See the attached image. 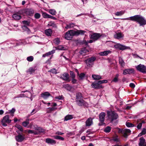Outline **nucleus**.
<instances>
[{
    "label": "nucleus",
    "mask_w": 146,
    "mask_h": 146,
    "mask_svg": "<svg viewBox=\"0 0 146 146\" xmlns=\"http://www.w3.org/2000/svg\"><path fill=\"white\" fill-rule=\"evenodd\" d=\"M24 11L25 13L28 15H30L33 13V10L31 9H26Z\"/></svg>",
    "instance_id": "20"
},
{
    "label": "nucleus",
    "mask_w": 146,
    "mask_h": 146,
    "mask_svg": "<svg viewBox=\"0 0 146 146\" xmlns=\"http://www.w3.org/2000/svg\"><path fill=\"white\" fill-rule=\"evenodd\" d=\"M101 36V35L99 33H94L90 36V38L95 41L97 40Z\"/></svg>",
    "instance_id": "10"
},
{
    "label": "nucleus",
    "mask_w": 146,
    "mask_h": 146,
    "mask_svg": "<svg viewBox=\"0 0 146 146\" xmlns=\"http://www.w3.org/2000/svg\"><path fill=\"white\" fill-rule=\"evenodd\" d=\"M76 43L77 44H85V43H86V40H76Z\"/></svg>",
    "instance_id": "29"
},
{
    "label": "nucleus",
    "mask_w": 146,
    "mask_h": 146,
    "mask_svg": "<svg viewBox=\"0 0 146 146\" xmlns=\"http://www.w3.org/2000/svg\"><path fill=\"white\" fill-rule=\"evenodd\" d=\"M142 126V123H140L137 126V128L138 129H141Z\"/></svg>",
    "instance_id": "59"
},
{
    "label": "nucleus",
    "mask_w": 146,
    "mask_h": 146,
    "mask_svg": "<svg viewBox=\"0 0 146 146\" xmlns=\"http://www.w3.org/2000/svg\"><path fill=\"white\" fill-rule=\"evenodd\" d=\"M49 18H50L51 19H53L54 20H56L57 19L56 17L51 15H50Z\"/></svg>",
    "instance_id": "63"
},
{
    "label": "nucleus",
    "mask_w": 146,
    "mask_h": 146,
    "mask_svg": "<svg viewBox=\"0 0 146 146\" xmlns=\"http://www.w3.org/2000/svg\"><path fill=\"white\" fill-rule=\"evenodd\" d=\"M45 141L46 143L48 144L51 145L55 144L56 143V141L55 140L49 138L46 139Z\"/></svg>",
    "instance_id": "18"
},
{
    "label": "nucleus",
    "mask_w": 146,
    "mask_h": 146,
    "mask_svg": "<svg viewBox=\"0 0 146 146\" xmlns=\"http://www.w3.org/2000/svg\"><path fill=\"white\" fill-rule=\"evenodd\" d=\"M85 74L83 73H82L78 75L81 79H83L85 77Z\"/></svg>",
    "instance_id": "49"
},
{
    "label": "nucleus",
    "mask_w": 146,
    "mask_h": 146,
    "mask_svg": "<svg viewBox=\"0 0 146 146\" xmlns=\"http://www.w3.org/2000/svg\"><path fill=\"white\" fill-rule=\"evenodd\" d=\"M112 140L115 142H118L119 141V139L117 135L114 137L112 139Z\"/></svg>",
    "instance_id": "38"
},
{
    "label": "nucleus",
    "mask_w": 146,
    "mask_h": 146,
    "mask_svg": "<svg viewBox=\"0 0 146 146\" xmlns=\"http://www.w3.org/2000/svg\"><path fill=\"white\" fill-rule=\"evenodd\" d=\"M56 108L54 107L48 108H47V112L50 113L52 111L54 110Z\"/></svg>",
    "instance_id": "43"
},
{
    "label": "nucleus",
    "mask_w": 146,
    "mask_h": 146,
    "mask_svg": "<svg viewBox=\"0 0 146 146\" xmlns=\"http://www.w3.org/2000/svg\"><path fill=\"white\" fill-rule=\"evenodd\" d=\"M86 31L82 30H70L67 32L65 34V38L68 40H70L73 36H78L79 35H84Z\"/></svg>",
    "instance_id": "2"
},
{
    "label": "nucleus",
    "mask_w": 146,
    "mask_h": 146,
    "mask_svg": "<svg viewBox=\"0 0 146 146\" xmlns=\"http://www.w3.org/2000/svg\"><path fill=\"white\" fill-rule=\"evenodd\" d=\"M15 109L13 108L11 110L9 111V113L11 114L12 116L13 115V113L15 111Z\"/></svg>",
    "instance_id": "52"
},
{
    "label": "nucleus",
    "mask_w": 146,
    "mask_h": 146,
    "mask_svg": "<svg viewBox=\"0 0 146 146\" xmlns=\"http://www.w3.org/2000/svg\"><path fill=\"white\" fill-rule=\"evenodd\" d=\"M64 97L62 95L61 96H57L55 97V99H57L60 100H62L63 98Z\"/></svg>",
    "instance_id": "57"
},
{
    "label": "nucleus",
    "mask_w": 146,
    "mask_h": 146,
    "mask_svg": "<svg viewBox=\"0 0 146 146\" xmlns=\"http://www.w3.org/2000/svg\"><path fill=\"white\" fill-rule=\"evenodd\" d=\"M22 22L24 24L27 25H29L30 24V23L29 22L27 21H23Z\"/></svg>",
    "instance_id": "54"
},
{
    "label": "nucleus",
    "mask_w": 146,
    "mask_h": 146,
    "mask_svg": "<svg viewBox=\"0 0 146 146\" xmlns=\"http://www.w3.org/2000/svg\"><path fill=\"white\" fill-rule=\"evenodd\" d=\"M108 81L107 80H103L98 81V83L100 84V85L103 83H106Z\"/></svg>",
    "instance_id": "53"
},
{
    "label": "nucleus",
    "mask_w": 146,
    "mask_h": 146,
    "mask_svg": "<svg viewBox=\"0 0 146 146\" xmlns=\"http://www.w3.org/2000/svg\"><path fill=\"white\" fill-rule=\"evenodd\" d=\"M11 121V120L9 119V115H6L4 117L1 121L2 125L4 127L7 126V124L10 123Z\"/></svg>",
    "instance_id": "5"
},
{
    "label": "nucleus",
    "mask_w": 146,
    "mask_h": 146,
    "mask_svg": "<svg viewBox=\"0 0 146 146\" xmlns=\"http://www.w3.org/2000/svg\"><path fill=\"white\" fill-rule=\"evenodd\" d=\"M54 43L56 44H58L60 42V39L58 38H55L53 40Z\"/></svg>",
    "instance_id": "41"
},
{
    "label": "nucleus",
    "mask_w": 146,
    "mask_h": 146,
    "mask_svg": "<svg viewBox=\"0 0 146 146\" xmlns=\"http://www.w3.org/2000/svg\"><path fill=\"white\" fill-rule=\"evenodd\" d=\"M114 46L115 48L122 51L130 49L129 46H126L119 43H116Z\"/></svg>",
    "instance_id": "4"
},
{
    "label": "nucleus",
    "mask_w": 146,
    "mask_h": 146,
    "mask_svg": "<svg viewBox=\"0 0 146 146\" xmlns=\"http://www.w3.org/2000/svg\"><path fill=\"white\" fill-rule=\"evenodd\" d=\"M111 129V127L108 126L105 128L104 131L106 133H109Z\"/></svg>",
    "instance_id": "32"
},
{
    "label": "nucleus",
    "mask_w": 146,
    "mask_h": 146,
    "mask_svg": "<svg viewBox=\"0 0 146 146\" xmlns=\"http://www.w3.org/2000/svg\"><path fill=\"white\" fill-rule=\"evenodd\" d=\"M50 72H52V73H54V74H57V70L55 68H53L51 69L50 71Z\"/></svg>",
    "instance_id": "56"
},
{
    "label": "nucleus",
    "mask_w": 146,
    "mask_h": 146,
    "mask_svg": "<svg viewBox=\"0 0 146 146\" xmlns=\"http://www.w3.org/2000/svg\"><path fill=\"white\" fill-rule=\"evenodd\" d=\"M29 123V119H27L26 121H25L23 122L22 125L25 127H26Z\"/></svg>",
    "instance_id": "36"
},
{
    "label": "nucleus",
    "mask_w": 146,
    "mask_h": 146,
    "mask_svg": "<svg viewBox=\"0 0 146 146\" xmlns=\"http://www.w3.org/2000/svg\"><path fill=\"white\" fill-rule=\"evenodd\" d=\"M96 60V58L92 56L85 60L86 64L88 66H92L94 64V61Z\"/></svg>",
    "instance_id": "8"
},
{
    "label": "nucleus",
    "mask_w": 146,
    "mask_h": 146,
    "mask_svg": "<svg viewBox=\"0 0 146 146\" xmlns=\"http://www.w3.org/2000/svg\"><path fill=\"white\" fill-rule=\"evenodd\" d=\"M35 129L38 131L39 133H43L44 132V130L40 127L36 128Z\"/></svg>",
    "instance_id": "37"
},
{
    "label": "nucleus",
    "mask_w": 146,
    "mask_h": 146,
    "mask_svg": "<svg viewBox=\"0 0 146 146\" xmlns=\"http://www.w3.org/2000/svg\"><path fill=\"white\" fill-rule=\"evenodd\" d=\"M135 67L138 71L143 73H146V66L144 65L140 64Z\"/></svg>",
    "instance_id": "7"
},
{
    "label": "nucleus",
    "mask_w": 146,
    "mask_h": 146,
    "mask_svg": "<svg viewBox=\"0 0 146 146\" xmlns=\"http://www.w3.org/2000/svg\"><path fill=\"white\" fill-rule=\"evenodd\" d=\"M134 72V70L133 69H125L123 70V74L124 75H126L133 73Z\"/></svg>",
    "instance_id": "16"
},
{
    "label": "nucleus",
    "mask_w": 146,
    "mask_h": 146,
    "mask_svg": "<svg viewBox=\"0 0 146 146\" xmlns=\"http://www.w3.org/2000/svg\"><path fill=\"white\" fill-rule=\"evenodd\" d=\"M76 103L77 104L80 106H83L84 107H88V103L84 101L83 98L79 100H77Z\"/></svg>",
    "instance_id": "9"
},
{
    "label": "nucleus",
    "mask_w": 146,
    "mask_h": 146,
    "mask_svg": "<svg viewBox=\"0 0 146 146\" xmlns=\"http://www.w3.org/2000/svg\"><path fill=\"white\" fill-rule=\"evenodd\" d=\"M141 132L144 135L146 134V129L145 128H143Z\"/></svg>",
    "instance_id": "60"
},
{
    "label": "nucleus",
    "mask_w": 146,
    "mask_h": 146,
    "mask_svg": "<svg viewBox=\"0 0 146 146\" xmlns=\"http://www.w3.org/2000/svg\"><path fill=\"white\" fill-rule=\"evenodd\" d=\"M129 86L132 88H134L135 87V85L133 83H131L129 84Z\"/></svg>",
    "instance_id": "62"
},
{
    "label": "nucleus",
    "mask_w": 146,
    "mask_h": 146,
    "mask_svg": "<svg viewBox=\"0 0 146 146\" xmlns=\"http://www.w3.org/2000/svg\"><path fill=\"white\" fill-rule=\"evenodd\" d=\"M63 87L66 89L67 90L69 91H70L72 88V86H70L68 84H67L63 86Z\"/></svg>",
    "instance_id": "31"
},
{
    "label": "nucleus",
    "mask_w": 146,
    "mask_h": 146,
    "mask_svg": "<svg viewBox=\"0 0 146 146\" xmlns=\"http://www.w3.org/2000/svg\"><path fill=\"white\" fill-rule=\"evenodd\" d=\"M111 53V51H104L102 52L99 53V54L101 56H106L108 55L109 54Z\"/></svg>",
    "instance_id": "23"
},
{
    "label": "nucleus",
    "mask_w": 146,
    "mask_h": 146,
    "mask_svg": "<svg viewBox=\"0 0 146 146\" xmlns=\"http://www.w3.org/2000/svg\"><path fill=\"white\" fill-rule=\"evenodd\" d=\"M54 52H55V50H51L50 51H49V52L46 53V54L47 56H48L52 54H53Z\"/></svg>",
    "instance_id": "50"
},
{
    "label": "nucleus",
    "mask_w": 146,
    "mask_h": 146,
    "mask_svg": "<svg viewBox=\"0 0 146 146\" xmlns=\"http://www.w3.org/2000/svg\"><path fill=\"white\" fill-rule=\"evenodd\" d=\"M60 78L65 81L70 82L69 75L67 73H64L60 77Z\"/></svg>",
    "instance_id": "12"
},
{
    "label": "nucleus",
    "mask_w": 146,
    "mask_h": 146,
    "mask_svg": "<svg viewBox=\"0 0 146 146\" xmlns=\"http://www.w3.org/2000/svg\"><path fill=\"white\" fill-rule=\"evenodd\" d=\"M88 52V51L85 48H83L81 49V50L79 52L80 54L84 55L85 54H85Z\"/></svg>",
    "instance_id": "27"
},
{
    "label": "nucleus",
    "mask_w": 146,
    "mask_h": 146,
    "mask_svg": "<svg viewBox=\"0 0 146 146\" xmlns=\"http://www.w3.org/2000/svg\"><path fill=\"white\" fill-rule=\"evenodd\" d=\"M93 40H88L87 41H86V42L87 43H85V45L86 46L88 45V43H92L93 42Z\"/></svg>",
    "instance_id": "58"
},
{
    "label": "nucleus",
    "mask_w": 146,
    "mask_h": 146,
    "mask_svg": "<svg viewBox=\"0 0 146 146\" xmlns=\"http://www.w3.org/2000/svg\"><path fill=\"white\" fill-rule=\"evenodd\" d=\"M107 113L108 119L111 122L118 118L119 116L118 114L114 111H107Z\"/></svg>",
    "instance_id": "3"
},
{
    "label": "nucleus",
    "mask_w": 146,
    "mask_h": 146,
    "mask_svg": "<svg viewBox=\"0 0 146 146\" xmlns=\"http://www.w3.org/2000/svg\"><path fill=\"white\" fill-rule=\"evenodd\" d=\"M70 74L71 77L72 78H75V75L74 73L72 71H70Z\"/></svg>",
    "instance_id": "55"
},
{
    "label": "nucleus",
    "mask_w": 146,
    "mask_h": 146,
    "mask_svg": "<svg viewBox=\"0 0 146 146\" xmlns=\"http://www.w3.org/2000/svg\"><path fill=\"white\" fill-rule=\"evenodd\" d=\"M73 118V115H68L64 117V121H67L68 120L72 119Z\"/></svg>",
    "instance_id": "26"
},
{
    "label": "nucleus",
    "mask_w": 146,
    "mask_h": 146,
    "mask_svg": "<svg viewBox=\"0 0 146 146\" xmlns=\"http://www.w3.org/2000/svg\"><path fill=\"white\" fill-rule=\"evenodd\" d=\"M105 115L106 113L104 112H102L99 115V120L100 123H99V125L102 126L105 124L104 121Z\"/></svg>",
    "instance_id": "6"
},
{
    "label": "nucleus",
    "mask_w": 146,
    "mask_h": 146,
    "mask_svg": "<svg viewBox=\"0 0 146 146\" xmlns=\"http://www.w3.org/2000/svg\"><path fill=\"white\" fill-rule=\"evenodd\" d=\"M56 134H57L58 135H61L64 134V133H63L61 132H60L58 131L56 133Z\"/></svg>",
    "instance_id": "64"
},
{
    "label": "nucleus",
    "mask_w": 146,
    "mask_h": 146,
    "mask_svg": "<svg viewBox=\"0 0 146 146\" xmlns=\"http://www.w3.org/2000/svg\"><path fill=\"white\" fill-rule=\"evenodd\" d=\"M74 26V25L73 23H70L67 24L65 28L66 29H71Z\"/></svg>",
    "instance_id": "33"
},
{
    "label": "nucleus",
    "mask_w": 146,
    "mask_h": 146,
    "mask_svg": "<svg viewBox=\"0 0 146 146\" xmlns=\"http://www.w3.org/2000/svg\"><path fill=\"white\" fill-rule=\"evenodd\" d=\"M13 17L15 20H18L21 19V17L20 15L15 13L13 15Z\"/></svg>",
    "instance_id": "30"
},
{
    "label": "nucleus",
    "mask_w": 146,
    "mask_h": 146,
    "mask_svg": "<svg viewBox=\"0 0 146 146\" xmlns=\"http://www.w3.org/2000/svg\"><path fill=\"white\" fill-rule=\"evenodd\" d=\"M119 75L118 74H116L115 77L113 78L112 80V81L114 82H117L118 81V77Z\"/></svg>",
    "instance_id": "40"
},
{
    "label": "nucleus",
    "mask_w": 146,
    "mask_h": 146,
    "mask_svg": "<svg viewBox=\"0 0 146 146\" xmlns=\"http://www.w3.org/2000/svg\"><path fill=\"white\" fill-rule=\"evenodd\" d=\"M36 67H34L30 68L27 71V73H28L30 74L34 73L35 70L36 69Z\"/></svg>",
    "instance_id": "21"
},
{
    "label": "nucleus",
    "mask_w": 146,
    "mask_h": 146,
    "mask_svg": "<svg viewBox=\"0 0 146 146\" xmlns=\"http://www.w3.org/2000/svg\"><path fill=\"white\" fill-rule=\"evenodd\" d=\"M53 137L55 139H58L62 141L64 140V138L59 136L55 135L53 136Z\"/></svg>",
    "instance_id": "34"
},
{
    "label": "nucleus",
    "mask_w": 146,
    "mask_h": 146,
    "mask_svg": "<svg viewBox=\"0 0 146 146\" xmlns=\"http://www.w3.org/2000/svg\"><path fill=\"white\" fill-rule=\"evenodd\" d=\"M44 32L46 35L48 36H51L52 34V30L50 29H48L45 30Z\"/></svg>",
    "instance_id": "22"
},
{
    "label": "nucleus",
    "mask_w": 146,
    "mask_h": 146,
    "mask_svg": "<svg viewBox=\"0 0 146 146\" xmlns=\"http://www.w3.org/2000/svg\"><path fill=\"white\" fill-rule=\"evenodd\" d=\"M24 31H26L28 29V27L25 25H24L22 27Z\"/></svg>",
    "instance_id": "61"
},
{
    "label": "nucleus",
    "mask_w": 146,
    "mask_h": 146,
    "mask_svg": "<svg viewBox=\"0 0 146 146\" xmlns=\"http://www.w3.org/2000/svg\"><path fill=\"white\" fill-rule=\"evenodd\" d=\"M93 119L91 117H89L86 121V127L90 126L93 124Z\"/></svg>",
    "instance_id": "17"
},
{
    "label": "nucleus",
    "mask_w": 146,
    "mask_h": 146,
    "mask_svg": "<svg viewBox=\"0 0 146 146\" xmlns=\"http://www.w3.org/2000/svg\"><path fill=\"white\" fill-rule=\"evenodd\" d=\"M124 36V35L121 32H118L116 33L114 35L115 38L120 39L123 38Z\"/></svg>",
    "instance_id": "15"
},
{
    "label": "nucleus",
    "mask_w": 146,
    "mask_h": 146,
    "mask_svg": "<svg viewBox=\"0 0 146 146\" xmlns=\"http://www.w3.org/2000/svg\"><path fill=\"white\" fill-rule=\"evenodd\" d=\"M76 101L77 100H80L83 98V96L82 94L80 92H78L76 94Z\"/></svg>",
    "instance_id": "24"
},
{
    "label": "nucleus",
    "mask_w": 146,
    "mask_h": 146,
    "mask_svg": "<svg viewBox=\"0 0 146 146\" xmlns=\"http://www.w3.org/2000/svg\"><path fill=\"white\" fill-rule=\"evenodd\" d=\"M91 86L93 88L95 89H99L103 88L102 86L98 83V81L94 82L92 83L91 85Z\"/></svg>",
    "instance_id": "11"
},
{
    "label": "nucleus",
    "mask_w": 146,
    "mask_h": 146,
    "mask_svg": "<svg viewBox=\"0 0 146 146\" xmlns=\"http://www.w3.org/2000/svg\"><path fill=\"white\" fill-rule=\"evenodd\" d=\"M15 127L18 129H19L20 131H23V129L22 128V127L20 125H19V124H16L15 126Z\"/></svg>",
    "instance_id": "45"
},
{
    "label": "nucleus",
    "mask_w": 146,
    "mask_h": 146,
    "mask_svg": "<svg viewBox=\"0 0 146 146\" xmlns=\"http://www.w3.org/2000/svg\"><path fill=\"white\" fill-rule=\"evenodd\" d=\"M125 20H130L136 22L139 24L140 26L144 27L146 25V19L143 16L136 15L125 19Z\"/></svg>",
    "instance_id": "1"
},
{
    "label": "nucleus",
    "mask_w": 146,
    "mask_h": 146,
    "mask_svg": "<svg viewBox=\"0 0 146 146\" xmlns=\"http://www.w3.org/2000/svg\"><path fill=\"white\" fill-rule=\"evenodd\" d=\"M33 57L32 56H28L27 58V60L30 62L32 61L33 60Z\"/></svg>",
    "instance_id": "44"
},
{
    "label": "nucleus",
    "mask_w": 146,
    "mask_h": 146,
    "mask_svg": "<svg viewBox=\"0 0 146 146\" xmlns=\"http://www.w3.org/2000/svg\"><path fill=\"white\" fill-rule=\"evenodd\" d=\"M49 12L53 15H55L56 14V11L54 9H51L49 10Z\"/></svg>",
    "instance_id": "42"
},
{
    "label": "nucleus",
    "mask_w": 146,
    "mask_h": 146,
    "mask_svg": "<svg viewBox=\"0 0 146 146\" xmlns=\"http://www.w3.org/2000/svg\"><path fill=\"white\" fill-rule=\"evenodd\" d=\"M131 132V131L130 129H125L123 130L122 134L124 137L126 138L130 134Z\"/></svg>",
    "instance_id": "14"
},
{
    "label": "nucleus",
    "mask_w": 146,
    "mask_h": 146,
    "mask_svg": "<svg viewBox=\"0 0 146 146\" xmlns=\"http://www.w3.org/2000/svg\"><path fill=\"white\" fill-rule=\"evenodd\" d=\"M50 15L45 13H44L42 14L43 17L45 18H49Z\"/></svg>",
    "instance_id": "47"
},
{
    "label": "nucleus",
    "mask_w": 146,
    "mask_h": 146,
    "mask_svg": "<svg viewBox=\"0 0 146 146\" xmlns=\"http://www.w3.org/2000/svg\"><path fill=\"white\" fill-rule=\"evenodd\" d=\"M92 77L94 80H98L102 79V76H101L95 74H93L92 75Z\"/></svg>",
    "instance_id": "25"
},
{
    "label": "nucleus",
    "mask_w": 146,
    "mask_h": 146,
    "mask_svg": "<svg viewBox=\"0 0 146 146\" xmlns=\"http://www.w3.org/2000/svg\"><path fill=\"white\" fill-rule=\"evenodd\" d=\"M48 25L49 26H51L54 28H56L57 27L56 24L53 22H50L48 24Z\"/></svg>",
    "instance_id": "39"
},
{
    "label": "nucleus",
    "mask_w": 146,
    "mask_h": 146,
    "mask_svg": "<svg viewBox=\"0 0 146 146\" xmlns=\"http://www.w3.org/2000/svg\"><path fill=\"white\" fill-rule=\"evenodd\" d=\"M34 17L36 19H38L40 17V15L38 13H36L35 14Z\"/></svg>",
    "instance_id": "51"
},
{
    "label": "nucleus",
    "mask_w": 146,
    "mask_h": 146,
    "mask_svg": "<svg viewBox=\"0 0 146 146\" xmlns=\"http://www.w3.org/2000/svg\"><path fill=\"white\" fill-rule=\"evenodd\" d=\"M50 96V94L48 92L43 93L41 94V97L43 98L44 99H47Z\"/></svg>",
    "instance_id": "19"
},
{
    "label": "nucleus",
    "mask_w": 146,
    "mask_h": 146,
    "mask_svg": "<svg viewBox=\"0 0 146 146\" xmlns=\"http://www.w3.org/2000/svg\"><path fill=\"white\" fill-rule=\"evenodd\" d=\"M119 64L123 66H124L125 65V62L121 58H119Z\"/></svg>",
    "instance_id": "35"
},
{
    "label": "nucleus",
    "mask_w": 146,
    "mask_h": 146,
    "mask_svg": "<svg viewBox=\"0 0 146 146\" xmlns=\"http://www.w3.org/2000/svg\"><path fill=\"white\" fill-rule=\"evenodd\" d=\"M15 139L18 142H21L23 141L25 138L24 135L19 134L15 136Z\"/></svg>",
    "instance_id": "13"
},
{
    "label": "nucleus",
    "mask_w": 146,
    "mask_h": 146,
    "mask_svg": "<svg viewBox=\"0 0 146 146\" xmlns=\"http://www.w3.org/2000/svg\"><path fill=\"white\" fill-rule=\"evenodd\" d=\"M57 49L60 50H66L67 49V48L66 47H64L62 45H59L57 47Z\"/></svg>",
    "instance_id": "28"
},
{
    "label": "nucleus",
    "mask_w": 146,
    "mask_h": 146,
    "mask_svg": "<svg viewBox=\"0 0 146 146\" xmlns=\"http://www.w3.org/2000/svg\"><path fill=\"white\" fill-rule=\"evenodd\" d=\"M126 126L128 127H134V125L133 124L129 122H126Z\"/></svg>",
    "instance_id": "48"
},
{
    "label": "nucleus",
    "mask_w": 146,
    "mask_h": 146,
    "mask_svg": "<svg viewBox=\"0 0 146 146\" xmlns=\"http://www.w3.org/2000/svg\"><path fill=\"white\" fill-rule=\"evenodd\" d=\"M124 11H121L120 12H117L115 13V15L116 16H121L124 13Z\"/></svg>",
    "instance_id": "46"
}]
</instances>
